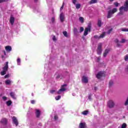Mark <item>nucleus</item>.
<instances>
[{"instance_id": "nucleus-1", "label": "nucleus", "mask_w": 128, "mask_h": 128, "mask_svg": "<svg viewBox=\"0 0 128 128\" xmlns=\"http://www.w3.org/2000/svg\"><path fill=\"white\" fill-rule=\"evenodd\" d=\"M128 0H126L124 4V6H122L120 8V12L118 14H124V12H128Z\"/></svg>"}, {"instance_id": "nucleus-2", "label": "nucleus", "mask_w": 128, "mask_h": 128, "mask_svg": "<svg viewBox=\"0 0 128 128\" xmlns=\"http://www.w3.org/2000/svg\"><path fill=\"white\" fill-rule=\"evenodd\" d=\"M3 71L0 72L1 76H4L8 70V62H6V65L2 68Z\"/></svg>"}, {"instance_id": "nucleus-3", "label": "nucleus", "mask_w": 128, "mask_h": 128, "mask_svg": "<svg viewBox=\"0 0 128 128\" xmlns=\"http://www.w3.org/2000/svg\"><path fill=\"white\" fill-rule=\"evenodd\" d=\"M118 12V8H114L112 10H110L108 12L107 18H110L112 16V14H114V12Z\"/></svg>"}, {"instance_id": "nucleus-4", "label": "nucleus", "mask_w": 128, "mask_h": 128, "mask_svg": "<svg viewBox=\"0 0 128 128\" xmlns=\"http://www.w3.org/2000/svg\"><path fill=\"white\" fill-rule=\"evenodd\" d=\"M92 30V24L90 23L88 24L87 28H86L84 31V36H88V32H90Z\"/></svg>"}, {"instance_id": "nucleus-5", "label": "nucleus", "mask_w": 128, "mask_h": 128, "mask_svg": "<svg viewBox=\"0 0 128 128\" xmlns=\"http://www.w3.org/2000/svg\"><path fill=\"white\" fill-rule=\"evenodd\" d=\"M114 102L112 100H110L107 104V106L109 108H114L115 106Z\"/></svg>"}, {"instance_id": "nucleus-6", "label": "nucleus", "mask_w": 128, "mask_h": 128, "mask_svg": "<svg viewBox=\"0 0 128 128\" xmlns=\"http://www.w3.org/2000/svg\"><path fill=\"white\" fill-rule=\"evenodd\" d=\"M66 84H64L62 86L60 89L57 92L58 94H60L62 92H66V88L64 86H66Z\"/></svg>"}, {"instance_id": "nucleus-7", "label": "nucleus", "mask_w": 128, "mask_h": 128, "mask_svg": "<svg viewBox=\"0 0 128 128\" xmlns=\"http://www.w3.org/2000/svg\"><path fill=\"white\" fill-rule=\"evenodd\" d=\"M102 43H100L98 45V47L97 48V54H102Z\"/></svg>"}, {"instance_id": "nucleus-8", "label": "nucleus", "mask_w": 128, "mask_h": 128, "mask_svg": "<svg viewBox=\"0 0 128 128\" xmlns=\"http://www.w3.org/2000/svg\"><path fill=\"white\" fill-rule=\"evenodd\" d=\"M102 76H104V72H98L96 76V77L98 79L100 78H102Z\"/></svg>"}, {"instance_id": "nucleus-9", "label": "nucleus", "mask_w": 128, "mask_h": 128, "mask_svg": "<svg viewBox=\"0 0 128 128\" xmlns=\"http://www.w3.org/2000/svg\"><path fill=\"white\" fill-rule=\"evenodd\" d=\"M12 120L14 124H15L16 126H18V121L16 118V116H13Z\"/></svg>"}, {"instance_id": "nucleus-10", "label": "nucleus", "mask_w": 128, "mask_h": 128, "mask_svg": "<svg viewBox=\"0 0 128 128\" xmlns=\"http://www.w3.org/2000/svg\"><path fill=\"white\" fill-rule=\"evenodd\" d=\"M64 13H61L60 14V19L61 22H64Z\"/></svg>"}, {"instance_id": "nucleus-11", "label": "nucleus", "mask_w": 128, "mask_h": 128, "mask_svg": "<svg viewBox=\"0 0 128 128\" xmlns=\"http://www.w3.org/2000/svg\"><path fill=\"white\" fill-rule=\"evenodd\" d=\"M0 124H4V126H6V124H8V120L6 118H2L0 121Z\"/></svg>"}, {"instance_id": "nucleus-12", "label": "nucleus", "mask_w": 128, "mask_h": 128, "mask_svg": "<svg viewBox=\"0 0 128 128\" xmlns=\"http://www.w3.org/2000/svg\"><path fill=\"white\" fill-rule=\"evenodd\" d=\"M5 50L7 52H12V46H8L5 47Z\"/></svg>"}, {"instance_id": "nucleus-13", "label": "nucleus", "mask_w": 128, "mask_h": 128, "mask_svg": "<svg viewBox=\"0 0 128 128\" xmlns=\"http://www.w3.org/2000/svg\"><path fill=\"white\" fill-rule=\"evenodd\" d=\"M82 82H84L85 84H88V77L86 76H83L82 77Z\"/></svg>"}, {"instance_id": "nucleus-14", "label": "nucleus", "mask_w": 128, "mask_h": 128, "mask_svg": "<svg viewBox=\"0 0 128 128\" xmlns=\"http://www.w3.org/2000/svg\"><path fill=\"white\" fill-rule=\"evenodd\" d=\"M10 24H11L12 26L14 24V17L12 15L10 16Z\"/></svg>"}, {"instance_id": "nucleus-15", "label": "nucleus", "mask_w": 128, "mask_h": 128, "mask_svg": "<svg viewBox=\"0 0 128 128\" xmlns=\"http://www.w3.org/2000/svg\"><path fill=\"white\" fill-rule=\"evenodd\" d=\"M79 128H86V124L85 122H80L79 125Z\"/></svg>"}, {"instance_id": "nucleus-16", "label": "nucleus", "mask_w": 128, "mask_h": 128, "mask_svg": "<svg viewBox=\"0 0 128 128\" xmlns=\"http://www.w3.org/2000/svg\"><path fill=\"white\" fill-rule=\"evenodd\" d=\"M110 48L105 50L104 52V58H106V56H108V54L110 52Z\"/></svg>"}, {"instance_id": "nucleus-17", "label": "nucleus", "mask_w": 128, "mask_h": 128, "mask_svg": "<svg viewBox=\"0 0 128 128\" xmlns=\"http://www.w3.org/2000/svg\"><path fill=\"white\" fill-rule=\"evenodd\" d=\"M36 118H40V110L38 109L36 110Z\"/></svg>"}, {"instance_id": "nucleus-18", "label": "nucleus", "mask_w": 128, "mask_h": 128, "mask_svg": "<svg viewBox=\"0 0 128 128\" xmlns=\"http://www.w3.org/2000/svg\"><path fill=\"white\" fill-rule=\"evenodd\" d=\"M10 96L12 97V98H14V100H16V94L14 92H11L10 93Z\"/></svg>"}, {"instance_id": "nucleus-19", "label": "nucleus", "mask_w": 128, "mask_h": 128, "mask_svg": "<svg viewBox=\"0 0 128 128\" xmlns=\"http://www.w3.org/2000/svg\"><path fill=\"white\" fill-rule=\"evenodd\" d=\"M96 2H98V0H91L89 4H96Z\"/></svg>"}, {"instance_id": "nucleus-20", "label": "nucleus", "mask_w": 128, "mask_h": 128, "mask_svg": "<svg viewBox=\"0 0 128 128\" xmlns=\"http://www.w3.org/2000/svg\"><path fill=\"white\" fill-rule=\"evenodd\" d=\"M79 20L80 22H82V24H84V19L83 17H80Z\"/></svg>"}, {"instance_id": "nucleus-21", "label": "nucleus", "mask_w": 128, "mask_h": 128, "mask_svg": "<svg viewBox=\"0 0 128 128\" xmlns=\"http://www.w3.org/2000/svg\"><path fill=\"white\" fill-rule=\"evenodd\" d=\"M98 26L99 28L102 27V20H98Z\"/></svg>"}, {"instance_id": "nucleus-22", "label": "nucleus", "mask_w": 128, "mask_h": 128, "mask_svg": "<svg viewBox=\"0 0 128 128\" xmlns=\"http://www.w3.org/2000/svg\"><path fill=\"white\" fill-rule=\"evenodd\" d=\"M105 36H106V32H104L102 34H101L99 36V38H104Z\"/></svg>"}, {"instance_id": "nucleus-23", "label": "nucleus", "mask_w": 128, "mask_h": 128, "mask_svg": "<svg viewBox=\"0 0 128 128\" xmlns=\"http://www.w3.org/2000/svg\"><path fill=\"white\" fill-rule=\"evenodd\" d=\"M12 82V81L10 80H8L6 81H5L6 84H10V83Z\"/></svg>"}, {"instance_id": "nucleus-24", "label": "nucleus", "mask_w": 128, "mask_h": 128, "mask_svg": "<svg viewBox=\"0 0 128 128\" xmlns=\"http://www.w3.org/2000/svg\"><path fill=\"white\" fill-rule=\"evenodd\" d=\"M63 34L66 38H68V32L65 31L63 32Z\"/></svg>"}, {"instance_id": "nucleus-25", "label": "nucleus", "mask_w": 128, "mask_h": 128, "mask_svg": "<svg viewBox=\"0 0 128 128\" xmlns=\"http://www.w3.org/2000/svg\"><path fill=\"white\" fill-rule=\"evenodd\" d=\"M56 78L57 79L62 78V74H60L58 75L56 77Z\"/></svg>"}, {"instance_id": "nucleus-26", "label": "nucleus", "mask_w": 128, "mask_h": 128, "mask_svg": "<svg viewBox=\"0 0 128 128\" xmlns=\"http://www.w3.org/2000/svg\"><path fill=\"white\" fill-rule=\"evenodd\" d=\"M6 104L7 106H10V104H12V102L10 100L8 102H6Z\"/></svg>"}, {"instance_id": "nucleus-27", "label": "nucleus", "mask_w": 128, "mask_h": 128, "mask_svg": "<svg viewBox=\"0 0 128 128\" xmlns=\"http://www.w3.org/2000/svg\"><path fill=\"white\" fill-rule=\"evenodd\" d=\"M76 8L77 10H78V8H80V4H76Z\"/></svg>"}, {"instance_id": "nucleus-28", "label": "nucleus", "mask_w": 128, "mask_h": 128, "mask_svg": "<svg viewBox=\"0 0 128 128\" xmlns=\"http://www.w3.org/2000/svg\"><path fill=\"white\" fill-rule=\"evenodd\" d=\"M113 84H114V82L112 80H110L109 82V86H112Z\"/></svg>"}, {"instance_id": "nucleus-29", "label": "nucleus", "mask_w": 128, "mask_h": 128, "mask_svg": "<svg viewBox=\"0 0 128 128\" xmlns=\"http://www.w3.org/2000/svg\"><path fill=\"white\" fill-rule=\"evenodd\" d=\"M121 128H126V124L124 123L121 126Z\"/></svg>"}, {"instance_id": "nucleus-30", "label": "nucleus", "mask_w": 128, "mask_h": 128, "mask_svg": "<svg viewBox=\"0 0 128 128\" xmlns=\"http://www.w3.org/2000/svg\"><path fill=\"white\" fill-rule=\"evenodd\" d=\"M124 60L125 62H128V54L126 55L124 57Z\"/></svg>"}, {"instance_id": "nucleus-31", "label": "nucleus", "mask_w": 128, "mask_h": 128, "mask_svg": "<svg viewBox=\"0 0 128 128\" xmlns=\"http://www.w3.org/2000/svg\"><path fill=\"white\" fill-rule=\"evenodd\" d=\"M74 32L75 34H78V29L76 28H74Z\"/></svg>"}, {"instance_id": "nucleus-32", "label": "nucleus", "mask_w": 128, "mask_h": 128, "mask_svg": "<svg viewBox=\"0 0 128 128\" xmlns=\"http://www.w3.org/2000/svg\"><path fill=\"white\" fill-rule=\"evenodd\" d=\"M17 62H18V66L20 65V58H18L17 59Z\"/></svg>"}, {"instance_id": "nucleus-33", "label": "nucleus", "mask_w": 128, "mask_h": 128, "mask_svg": "<svg viewBox=\"0 0 128 128\" xmlns=\"http://www.w3.org/2000/svg\"><path fill=\"white\" fill-rule=\"evenodd\" d=\"M84 30V27H80V32H82Z\"/></svg>"}, {"instance_id": "nucleus-34", "label": "nucleus", "mask_w": 128, "mask_h": 128, "mask_svg": "<svg viewBox=\"0 0 128 128\" xmlns=\"http://www.w3.org/2000/svg\"><path fill=\"white\" fill-rule=\"evenodd\" d=\"M61 98L60 96H58L56 97H55V100H60Z\"/></svg>"}, {"instance_id": "nucleus-35", "label": "nucleus", "mask_w": 128, "mask_h": 128, "mask_svg": "<svg viewBox=\"0 0 128 128\" xmlns=\"http://www.w3.org/2000/svg\"><path fill=\"white\" fill-rule=\"evenodd\" d=\"M88 111L85 110L83 112H82V114H84V116H86V114H88Z\"/></svg>"}, {"instance_id": "nucleus-36", "label": "nucleus", "mask_w": 128, "mask_h": 128, "mask_svg": "<svg viewBox=\"0 0 128 128\" xmlns=\"http://www.w3.org/2000/svg\"><path fill=\"white\" fill-rule=\"evenodd\" d=\"M112 32V28H111L110 30H108V32H107L108 34H110Z\"/></svg>"}, {"instance_id": "nucleus-37", "label": "nucleus", "mask_w": 128, "mask_h": 128, "mask_svg": "<svg viewBox=\"0 0 128 128\" xmlns=\"http://www.w3.org/2000/svg\"><path fill=\"white\" fill-rule=\"evenodd\" d=\"M126 42V39L123 38L122 40L121 43L124 44V42Z\"/></svg>"}, {"instance_id": "nucleus-38", "label": "nucleus", "mask_w": 128, "mask_h": 128, "mask_svg": "<svg viewBox=\"0 0 128 128\" xmlns=\"http://www.w3.org/2000/svg\"><path fill=\"white\" fill-rule=\"evenodd\" d=\"M92 94H90L89 95H88V100H92Z\"/></svg>"}, {"instance_id": "nucleus-39", "label": "nucleus", "mask_w": 128, "mask_h": 128, "mask_svg": "<svg viewBox=\"0 0 128 128\" xmlns=\"http://www.w3.org/2000/svg\"><path fill=\"white\" fill-rule=\"evenodd\" d=\"M55 20H56V18H54V17H52V23L54 22Z\"/></svg>"}, {"instance_id": "nucleus-40", "label": "nucleus", "mask_w": 128, "mask_h": 128, "mask_svg": "<svg viewBox=\"0 0 128 128\" xmlns=\"http://www.w3.org/2000/svg\"><path fill=\"white\" fill-rule=\"evenodd\" d=\"M56 92V90H50V94H54V92Z\"/></svg>"}, {"instance_id": "nucleus-41", "label": "nucleus", "mask_w": 128, "mask_h": 128, "mask_svg": "<svg viewBox=\"0 0 128 128\" xmlns=\"http://www.w3.org/2000/svg\"><path fill=\"white\" fill-rule=\"evenodd\" d=\"M114 4L115 5V6H116V7L118 6V2H114Z\"/></svg>"}, {"instance_id": "nucleus-42", "label": "nucleus", "mask_w": 128, "mask_h": 128, "mask_svg": "<svg viewBox=\"0 0 128 128\" xmlns=\"http://www.w3.org/2000/svg\"><path fill=\"white\" fill-rule=\"evenodd\" d=\"M94 38H96L97 40H100V36H94Z\"/></svg>"}, {"instance_id": "nucleus-43", "label": "nucleus", "mask_w": 128, "mask_h": 128, "mask_svg": "<svg viewBox=\"0 0 128 128\" xmlns=\"http://www.w3.org/2000/svg\"><path fill=\"white\" fill-rule=\"evenodd\" d=\"M52 40L54 42H56V36H53Z\"/></svg>"}, {"instance_id": "nucleus-44", "label": "nucleus", "mask_w": 128, "mask_h": 128, "mask_svg": "<svg viewBox=\"0 0 128 128\" xmlns=\"http://www.w3.org/2000/svg\"><path fill=\"white\" fill-rule=\"evenodd\" d=\"M64 3L62 5V6H61L60 8V10H64Z\"/></svg>"}, {"instance_id": "nucleus-45", "label": "nucleus", "mask_w": 128, "mask_h": 128, "mask_svg": "<svg viewBox=\"0 0 128 128\" xmlns=\"http://www.w3.org/2000/svg\"><path fill=\"white\" fill-rule=\"evenodd\" d=\"M10 78V74H8L4 76L5 78Z\"/></svg>"}, {"instance_id": "nucleus-46", "label": "nucleus", "mask_w": 128, "mask_h": 128, "mask_svg": "<svg viewBox=\"0 0 128 128\" xmlns=\"http://www.w3.org/2000/svg\"><path fill=\"white\" fill-rule=\"evenodd\" d=\"M72 2L74 4H76V0H72Z\"/></svg>"}, {"instance_id": "nucleus-47", "label": "nucleus", "mask_w": 128, "mask_h": 128, "mask_svg": "<svg viewBox=\"0 0 128 128\" xmlns=\"http://www.w3.org/2000/svg\"><path fill=\"white\" fill-rule=\"evenodd\" d=\"M119 42L120 41L118 40V39H116L114 40V42H116V44H118Z\"/></svg>"}, {"instance_id": "nucleus-48", "label": "nucleus", "mask_w": 128, "mask_h": 128, "mask_svg": "<svg viewBox=\"0 0 128 128\" xmlns=\"http://www.w3.org/2000/svg\"><path fill=\"white\" fill-rule=\"evenodd\" d=\"M54 118L55 120H58V116H54Z\"/></svg>"}, {"instance_id": "nucleus-49", "label": "nucleus", "mask_w": 128, "mask_h": 128, "mask_svg": "<svg viewBox=\"0 0 128 128\" xmlns=\"http://www.w3.org/2000/svg\"><path fill=\"white\" fill-rule=\"evenodd\" d=\"M2 98L4 100H6V99L8 98L6 96H3Z\"/></svg>"}, {"instance_id": "nucleus-50", "label": "nucleus", "mask_w": 128, "mask_h": 128, "mask_svg": "<svg viewBox=\"0 0 128 128\" xmlns=\"http://www.w3.org/2000/svg\"><path fill=\"white\" fill-rule=\"evenodd\" d=\"M100 57H98L97 58V62H100Z\"/></svg>"}, {"instance_id": "nucleus-51", "label": "nucleus", "mask_w": 128, "mask_h": 128, "mask_svg": "<svg viewBox=\"0 0 128 128\" xmlns=\"http://www.w3.org/2000/svg\"><path fill=\"white\" fill-rule=\"evenodd\" d=\"M3 52L4 54V56H6V51L5 50H4L3 51Z\"/></svg>"}, {"instance_id": "nucleus-52", "label": "nucleus", "mask_w": 128, "mask_h": 128, "mask_svg": "<svg viewBox=\"0 0 128 128\" xmlns=\"http://www.w3.org/2000/svg\"><path fill=\"white\" fill-rule=\"evenodd\" d=\"M34 102H34V100H32L31 101V104H34Z\"/></svg>"}, {"instance_id": "nucleus-53", "label": "nucleus", "mask_w": 128, "mask_h": 128, "mask_svg": "<svg viewBox=\"0 0 128 128\" xmlns=\"http://www.w3.org/2000/svg\"><path fill=\"white\" fill-rule=\"evenodd\" d=\"M4 0H0V4L2 3V2H4Z\"/></svg>"}, {"instance_id": "nucleus-54", "label": "nucleus", "mask_w": 128, "mask_h": 128, "mask_svg": "<svg viewBox=\"0 0 128 128\" xmlns=\"http://www.w3.org/2000/svg\"><path fill=\"white\" fill-rule=\"evenodd\" d=\"M97 88H97L96 87H94V90H96Z\"/></svg>"}, {"instance_id": "nucleus-55", "label": "nucleus", "mask_w": 128, "mask_h": 128, "mask_svg": "<svg viewBox=\"0 0 128 128\" xmlns=\"http://www.w3.org/2000/svg\"><path fill=\"white\" fill-rule=\"evenodd\" d=\"M110 2H112V1H114V0H109Z\"/></svg>"}, {"instance_id": "nucleus-56", "label": "nucleus", "mask_w": 128, "mask_h": 128, "mask_svg": "<svg viewBox=\"0 0 128 128\" xmlns=\"http://www.w3.org/2000/svg\"><path fill=\"white\" fill-rule=\"evenodd\" d=\"M4 2H8V0H4Z\"/></svg>"}, {"instance_id": "nucleus-57", "label": "nucleus", "mask_w": 128, "mask_h": 128, "mask_svg": "<svg viewBox=\"0 0 128 128\" xmlns=\"http://www.w3.org/2000/svg\"><path fill=\"white\" fill-rule=\"evenodd\" d=\"M2 58H4V56H2Z\"/></svg>"}, {"instance_id": "nucleus-58", "label": "nucleus", "mask_w": 128, "mask_h": 128, "mask_svg": "<svg viewBox=\"0 0 128 128\" xmlns=\"http://www.w3.org/2000/svg\"><path fill=\"white\" fill-rule=\"evenodd\" d=\"M34 2H38V0H34Z\"/></svg>"}, {"instance_id": "nucleus-59", "label": "nucleus", "mask_w": 128, "mask_h": 128, "mask_svg": "<svg viewBox=\"0 0 128 128\" xmlns=\"http://www.w3.org/2000/svg\"><path fill=\"white\" fill-rule=\"evenodd\" d=\"M32 96H34V94H32Z\"/></svg>"}]
</instances>
